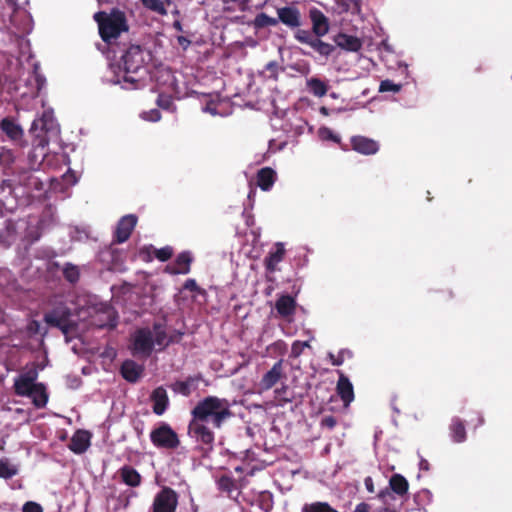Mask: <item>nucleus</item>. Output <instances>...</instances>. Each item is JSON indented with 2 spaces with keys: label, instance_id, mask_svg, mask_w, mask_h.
Instances as JSON below:
<instances>
[{
  "label": "nucleus",
  "instance_id": "f257e3e1",
  "mask_svg": "<svg viewBox=\"0 0 512 512\" xmlns=\"http://www.w3.org/2000/svg\"><path fill=\"white\" fill-rule=\"evenodd\" d=\"M231 405L225 398L207 396L200 400L191 410L192 419L188 425V435L195 440L203 454L210 453L214 448L215 435L207 426L211 422L213 428L220 429L233 416Z\"/></svg>",
  "mask_w": 512,
  "mask_h": 512
},
{
  "label": "nucleus",
  "instance_id": "f03ea898",
  "mask_svg": "<svg viewBox=\"0 0 512 512\" xmlns=\"http://www.w3.org/2000/svg\"><path fill=\"white\" fill-rule=\"evenodd\" d=\"M151 60V53L145 47L131 44L121 56V69L123 71V87L137 89L147 71V64Z\"/></svg>",
  "mask_w": 512,
  "mask_h": 512
},
{
  "label": "nucleus",
  "instance_id": "7ed1b4c3",
  "mask_svg": "<svg viewBox=\"0 0 512 512\" xmlns=\"http://www.w3.org/2000/svg\"><path fill=\"white\" fill-rule=\"evenodd\" d=\"M93 19L98 25L101 39L107 44H111L121 33L129 30L126 14L118 8H113L110 13L98 11Z\"/></svg>",
  "mask_w": 512,
  "mask_h": 512
},
{
  "label": "nucleus",
  "instance_id": "20e7f679",
  "mask_svg": "<svg viewBox=\"0 0 512 512\" xmlns=\"http://www.w3.org/2000/svg\"><path fill=\"white\" fill-rule=\"evenodd\" d=\"M47 325L61 330L67 336L77 329V323L71 320V310L66 306H59L44 314Z\"/></svg>",
  "mask_w": 512,
  "mask_h": 512
},
{
  "label": "nucleus",
  "instance_id": "39448f33",
  "mask_svg": "<svg viewBox=\"0 0 512 512\" xmlns=\"http://www.w3.org/2000/svg\"><path fill=\"white\" fill-rule=\"evenodd\" d=\"M152 444L159 449L174 450L179 447L178 434L167 423H161L150 432Z\"/></svg>",
  "mask_w": 512,
  "mask_h": 512
},
{
  "label": "nucleus",
  "instance_id": "423d86ee",
  "mask_svg": "<svg viewBox=\"0 0 512 512\" xmlns=\"http://www.w3.org/2000/svg\"><path fill=\"white\" fill-rule=\"evenodd\" d=\"M323 36L306 29H297L294 33V38L299 43L309 46L314 52L327 58L335 51V46L322 41Z\"/></svg>",
  "mask_w": 512,
  "mask_h": 512
},
{
  "label": "nucleus",
  "instance_id": "0eeeda50",
  "mask_svg": "<svg viewBox=\"0 0 512 512\" xmlns=\"http://www.w3.org/2000/svg\"><path fill=\"white\" fill-rule=\"evenodd\" d=\"M178 503V493L171 487L164 486L154 496L150 512H176Z\"/></svg>",
  "mask_w": 512,
  "mask_h": 512
},
{
  "label": "nucleus",
  "instance_id": "6e6552de",
  "mask_svg": "<svg viewBox=\"0 0 512 512\" xmlns=\"http://www.w3.org/2000/svg\"><path fill=\"white\" fill-rule=\"evenodd\" d=\"M131 353L133 356L149 357L154 349L153 333L149 328H139L132 336Z\"/></svg>",
  "mask_w": 512,
  "mask_h": 512
},
{
  "label": "nucleus",
  "instance_id": "1a4fd4ad",
  "mask_svg": "<svg viewBox=\"0 0 512 512\" xmlns=\"http://www.w3.org/2000/svg\"><path fill=\"white\" fill-rule=\"evenodd\" d=\"M0 139L23 146L24 130L14 117L7 116L0 121Z\"/></svg>",
  "mask_w": 512,
  "mask_h": 512
},
{
  "label": "nucleus",
  "instance_id": "9d476101",
  "mask_svg": "<svg viewBox=\"0 0 512 512\" xmlns=\"http://www.w3.org/2000/svg\"><path fill=\"white\" fill-rule=\"evenodd\" d=\"M137 221L138 218L134 214L123 216L117 223L113 241L118 244L126 242L136 227Z\"/></svg>",
  "mask_w": 512,
  "mask_h": 512
},
{
  "label": "nucleus",
  "instance_id": "9b49d317",
  "mask_svg": "<svg viewBox=\"0 0 512 512\" xmlns=\"http://www.w3.org/2000/svg\"><path fill=\"white\" fill-rule=\"evenodd\" d=\"M37 372L29 371L21 374L14 381V392L18 396L28 397L36 385Z\"/></svg>",
  "mask_w": 512,
  "mask_h": 512
},
{
  "label": "nucleus",
  "instance_id": "f8f14e48",
  "mask_svg": "<svg viewBox=\"0 0 512 512\" xmlns=\"http://www.w3.org/2000/svg\"><path fill=\"white\" fill-rule=\"evenodd\" d=\"M297 308L295 298L289 294L280 295L275 302V309L278 315L291 322Z\"/></svg>",
  "mask_w": 512,
  "mask_h": 512
},
{
  "label": "nucleus",
  "instance_id": "ddd939ff",
  "mask_svg": "<svg viewBox=\"0 0 512 512\" xmlns=\"http://www.w3.org/2000/svg\"><path fill=\"white\" fill-rule=\"evenodd\" d=\"M193 257L189 251L179 253L175 261L167 265L165 271L171 275L188 274L190 272Z\"/></svg>",
  "mask_w": 512,
  "mask_h": 512
},
{
  "label": "nucleus",
  "instance_id": "4468645a",
  "mask_svg": "<svg viewBox=\"0 0 512 512\" xmlns=\"http://www.w3.org/2000/svg\"><path fill=\"white\" fill-rule=\"evenodd\" d=\"M279 22L287 27L294 29L301 25V13L298 8L293 6H285L277 9Z\"/></svg>",
  "mask_w": 512,
  "mask_h": 512
},
{
  "label": "nucleus",
  "instance_id": "2eb2a0df",
  "mask_svg": "<svg viewBox=\"0 0 512 512\" xmlns=\"http://www.w3.org/2000/svg\"><path fill=\"white\" fill-rule=\"evenodd\" d=\"M201 375L188 376L185 380H177L171 384L170 388L176 394L184 397H189L194 391L198 389Z\"/></svg>",
  "mask_w": 512,
  "mask_h": 512
},
{
  "label": "nucleus",
  "instance_id": "dca6fc26",
  "mask_svg": "<svg viewBox=\"0 0 512 512\" xmlns=\"http://www.w3.org/2000/svg\"><path fill=\"white\" fill-rule=\"evenodd\" d=\"M350 142L353 150L363 155H373L379 150L378 142L365 136H353Z\"/></svg>",
  "mask_w": 512,
  "mask_h": 512
},
{
  "label": "nucleus",
  "instance_id": "f3484780",
  "mask_svg": "<svg viewBox=\"0 0 512 512\" xmlns=\"http://www.w3.org/2000/svg\"><path fill=\"white\" fill-rule=\"evenodd\" d=\"M153 341L154 345H158L161 349H165L172 343H178L182 336V332H177V338H168L165 325L161 322L153 323Z\"/></svg>",
  "mask_w": 512,
  "mask_h": 512
},
{
  "label": "nucleus",
  "instance_id": "a211bd4d",
  "mask_svg": "<svg viewBox=\"0 0 512 512\" xmlns=\"http://www.w3.org/2000/svg\"><path fill=\"white\" fill-rule=\"evenodd\" d=\"M91 433L87 430H77L71 437L68 448L75 454H82L89 448Z\"/></svg>",
  "mask_w": 512,
  "mask_h": 512
},
{
  "label": "nucleus",
  "instance_id": "6ab92c4d",
  "mask_svg": "<svg viewBox=\"0 0 512 512\" xmlns=\"http://www.w3.org/2000/svg\"><path fill=\"white\" fill-rule=\"evenodd\" d=\"M283 361H277L272 368L266 372L262 379L260 380V388L261 390H269L271 389L283 376Z\"/></svg>",
  "mask_w": 512,
  "mask_h": 512
},
{
  "label": "nucleus",
  "instance_id": "aec40b11",
  "mask_svg": "<svg viewBox=\"0 0 512 512\" xmlns=\"http://www.w3.org/2000/svg\"><path fill=\"white\" fill-rule=\"evenodd\" d=\"M339 379L337 381V394L344 402L345 405H349L354 400V389L349 378L340 370H338Z\"/></svg>",
  "mask_w": 512,
  "mask_h": 512
},
{
  "label": "nucleus",
  "instance_id": "412c9836",
  "mask_svg": "<svg viewBox=\"0 0 512 512\" xmlns=\"http://www.w3.org/2000/svg\"><path fill=\"white\" fill-rule=\"evenodd\" d=\"M309 17L312 22V30L310 32L317 35H326L329 31V20L322 11L312 8L309 11Z\"/></svg>",
  "mask_w": 512,
  "mask_h": 512
},
{
  "label": "nucleus",
  "instance_id": "4be33fe9",
  "mask_svg": "<svg viewBox=\"0 0 512 512\" xmlns=\"http://www.w3.org/2000/svg\"><path fill=\"white\" fill-rule=\"evenodd\" d=\"M144 371L142 365L137 364L134 360H125L120 367L121 376L130 383H136Z\"/></svg>",
  "mask_w": 512,
  "mask_h": 512
},
{
  "label": "nucleus",
  "instance_id": "5701e85b",
  "mask_svg": "<svg viewBox=\"0 0 512 512\" xmlns=\"http://www.w3.org/2000/svg\"><path fill=\"white\" fill-rule=\"evenodd\" d=\"M150 399L153 403V412L159 416L164 414L169 405V398L165 388L162 386L155 388L151 393Z\"/></svg>",
  "mask_w": 512,
  "mask_h": 512
},
{
  "label": "nucleus",
  "instance_id": "b1692460",
  "mask_svg": "<svg viewBox=\"0 0 512 512\" xmlns=\"http://www.w3.org/2000/svg\"><path fill=\"white\" fill-rule=\"evenodd\" d=\"M285 247L281 242L275 244V250L268 253L264 259V265L268 272L273 273L278 270V264L283 261L285 256Z\"/></svg>",
  "mask_w": 512,
  "mask_h": 512
},
{
  "label": "nucleus",
  "instance_id": "393cba45",
  "mask_svg": "<svg viewBox=\"0 0 512 512\" xmlns=\"http://www.w3.org/2000/svg\"><path fill=\"white\" fill-rule=\"evenodd\" d=\"M277 179L276 172L271 167H263L256 175L257 185L263 191H269Z\"/></svg>",
  "mask_w": 512,
  "mask_h": 512
},
{
  "label": "nucleus",
  "instance_id": "a878e982",
  "mask_svg": "<svg viewBox=\"0 0 512 512\" xmlns=\"http://www.w3.org/2000/svg\"><path fill=\"white\" fill-rule=\"evenodd\" d=\"M121 481L130 487H138L141 485L142 476L140 473L129 465H124L118 470Z\"/></svg>",
  "mask_w": 512,
  "mask_h": 512
},
{
  "label": "nucleus",
  "instance_id": "bb28decb",
  "mask_svg": "<svg viewBox=\"0 0 512 512\" xmlns=\"http://www.w3.org/2000/svg\"><path fill=\"white\" fill-rule=\"evenodd\" d=\"M334 41L338 47L347 51L357 52L362 48V42L356 36L339 33L335 36Z\"/></svg>",
  "mask_w": 512,
  "mask_h": 512
},
{
  "label": "nucleus",
  "instance_id": "cd10ccee",
  "mask_svg": "<svg viewBox=\"0 0 512 512\" xmlns=\"http://www.w3.org/2000/svg\"><path fill=\"white\" fill-rule=\"evenodd\" d=\"M449 435L454 443H463L467 439V432L464 421L459 417H454L449 425Z\"/></svg>",
  "mask_w": 512,
  "mask_h": 512
},
{
  "label": "nucleus",
  "instance_id": "c85d7f7f",
  "mask_svg": "<svg viewBox=\"0 0 512 512\" xmlns=\"http://www.w3.org/2000/svg\"><path fill=\"white\" fill-rule=\"evenodd\" d=\"M32 399L33 405L38 408H44L48 402V393L43 383H36L33 392L28 396Z\"/></svg>",
  "mask_w": 512,
  "mask_h": 512
},
{
  "label": "nucleus",
  "instance_id": "c756f323",
  "mask_svg": "<svg viewBox=\"0 0 512 512\" xmlns=\"http://www.w3.org/2000/svg\"><path fill=\"white\" fill-rule=\"evenodd\" d=\"M117 313L112 308H105L99 315L97 319V326L100 328H110L113 329L117 326Z\"/></svg>",
  "mask_w": 512,
  "mask_h": 512
},
{
  "label": "nucleus",
  "instance_id": "7c9ffc66",
  "mask_svg": "<svg viewBox=\"0 0 512 512\" xmlns=\"http://www.w3.org/2000/svg\"><path fill=\"white\" fill-rule=\"evenodd\" d=\"M389 488L398 496L403 497L408 492L409 483L403 475L396 473L389 480Z\"/></svg>",
  "mask_w": 512,
  "mask_h": 512
},
{
  "label": "nucleus",
  "instance_id": "2f4dec72",
  "mask_svg": "<svg viewBox=\"0 0 512 512\" xmlns=\"http://www.w3.org/2000/svg\"><path fill=\"white\" fill-rule=\"evenodd\" d=\"M307 88L314 96L320 98L327 94L329 87L325 81L317 77H311L307 80Z\"/></svg>",
  "mask_w": 512,
  "mask_h": 512
},
{
  "label": "nucleus",
  "instance_id": "473e14b6",
  "mask_svg": "<svg viewBox=\"0 0 512 512\" xmlns=\"http://www.w3.org/2000/svg\"><path fill=\"white\" fill-rule=\"evenodd\" d=\"M63 277L71 284H75L80 279V270L78 266L72 263H66L62 269Z\"/></svg>",
  "mask_w": 512,
  "mask_h": 512
},
{
  "label": "nucleus",
  "instance_id": "72a5a7b5",
  "mask_svg": "<svg viewBox=\"0 0 512 512\" xmlns=\"http://www.w3.org/2000/svg\"><path fill=\"white\" fill-rule=\"evenodd\" d=\"M15 162V155L13 150L8 149L6 147H1L0 149V166L3 168L6 173L7 170L12 168V165Z\"/></svg>",
  "mask_w": 512,
  "mask_h": 512
},
{
  "label": "nucleus",
  "instance_id": "f704fd0d",
  "mask_svg": "<svg viewBox=\"0 0 512 512\" xmlns=\"http://www.w3.org/2000/svg\"><path fill=\"white\" fill-rule=\"evenodd\" d=\"M218 487L221 491L227 492L229 497H232L233 491L237 489L235 480L227 475L219 478Z\"/></svg>",
  "mask_w": 512,
  "mask_h": 512
},
{
  "label": "nucleus",
  "instance_id": "c9c22d12",
  "mask_svg": "<svg viewBox=\"0 0 512 512\" xmlns=\"http://www.w3.org/2000/svg\"><path fill=\"white\" fill-rule=\"evenodd\" d=\"M352 357L353 353L349 349H341L337 355L331 352L328 353V358L333 366H340L344 363L346 359H351Z\"/></svg>",
  "mask_w": 512,
  "mask_h": 512
},
{
  "label": "nucleus",
  "instance_id": "e433bc0d",
  "mask_svg": "<svg viewBox=\"0 0 512 512\" xmlns=\"http://www.w3.org/2000/svg\"><path fill=\"white\" fill-rule=\"evenodd\" d=\"M278 23V18L270 17L265 13L258 14L255 19V24L258 27L276 26Z\"/></svg>",
  "mask_w": 512,
  "mask_h": 512
},
{
  "label": "nucleus",
  "instance_id": "4c0bfd02",
  "mask_svg": "<svg viewBox=\"0 0 512 512\" xmlns=\"http://www.w3.org/2000/svg\"><path fill=\"white\" fill-rule=\"evenodd\" d=\"M143 5L150 9L151 11H154L158 13L159 15H166L167 11L164 7V4L161 0H141Z\"/></svg>",
  "mask_w": 512,
  "mask_h": 512
},
{
  "label": "nucleus",
  "instance_id": "58836bf2",
  "mask_svg": "<svg viewBox=\"0 0 512 512\" xmlns=\"http://www.w3.org/2000/svg\"><path fill=\"white\" fill-rule=\"evenodd\" d=\"M155 257L161 261L165 262L169 260L173 256V248L171 246H165L160 249L153 248Z\"/></svg>",
  "mask_w": 512,
  "mask_h": 512
},
{
  "label": "nucleus",
  "instance_id": "ea45409f",
  "mask_svg": "<svg viewBox=\"0 0 512 512\" xmlns=\"http://www.w3.org/2000/svg\"><path fill=\"white\" fill-rule=\"evenodd\" d=\"M402 85L396 84L393 81L386 79L380 82L379 92H394L397 93L401 90Z\"/></svg>",
  "mask_w": 512,
  "mask_h": 512
},
{
  "label": "nucleus",
  "instance_id": "a19ab883",
  "mask_svg": "<svg viewBox=\"0 0 512 512\" xmlns=\"http://www.w3.org/2000/svg\"><path fill=\"white\" fill-rule=\"evenodd\" d=\"M17 470L9 465L7 462H0V478L10 479L16 475Z\"/></svg>",
  "mask_w": 512,
  "mask_h": 512
},
{
  "label": "nucleus",
  "instance_id": "79ce46f5",
  "mask_svg": "<svg viewBox=\"0 0 512 512\" xmlns=\"http://www.w3.org/2000/svg\"><path fill=\"white\" fill-rule=\"evenodd\" d=\"M15 279H13L12 273L7 269L0 270V287H8L10 284H14Z\"/></svg>",
  "mask_w": 512,
  "mask_h": 512
},
{
  "label": "nucleus",
  "instance_id": "37998d69",
  "mask_svg": "<svg viewBox=\"0 0 512 512\" xmlns=\"http://www.w3.org/2000/svg\"><path fill=\"white\" fill-rule=\"evenodd\" d=\"M13 191V186L10 180H3L0 185V199L3 203V200L10 196Z\"/></svg>",
  "mask_w": 512,
  "mask_h": 512
},
{
  "label": "nucleus",
  "instance_id": "c03bdc74",
  "mask_svg": "<svg viewBox=\"0 0 512 512\" xmlns=\"http://www.w3.org/2000/svg\"><path fill=\"white\" fill-rule=\"evenodd\" d=\"M305 347H309V343L307 341H294L291 347V356L295 358L300 356Z\"/></svg>",
  "mask_w": 512,
  "mask_h": 512
},
{
  "label": "nucleus",
  "instance_id": "a18cd8bd",
  "mask_svg": "<svg viewBox=\"0 0 512 512\" xmlns=\"http://www.w3.org/2000/svg\"><path fill=\"white\" fill-rule=\"evenodd\" d=\"M183 289L191 291V292H196V293L201 294V295L205 294V290L200 288L198 286V284L196 283L195 279H192V278L187 279L184 282Z\"/></svg>",
  "mask_w": 512,
  "mask_h": 512
},
{
  "label": "nucleus",
  "instance_id": "49530a36",
  "mask_svg": "<svg viewBox=\"0 0 512 512\" xmlns=\"http://www.w3.org/2000/svg\"><path fill=\"white\" fill-rule=\"evenodd\" d=\"M265 70L269 72V78L273 80L278 79L279 65L276 61H270L265 65Z\"/></svg>",
  "mask_w": 512,
  "mask_h": 512
},
{
  "label": "nucleus",
  "instance_id": "de8ad7c7",
  "mask_svg": "<svg viewBox=\"0 0 512 512\" xmlns=\"http://www.w3.org/2000/svg\"><path fill=\"white\" fill-rule=\"evenodd\" d=\"M22 512H44L42 506L34 501H27L22 507Z\"/></svg>",
  "mask_w": 512,
  "mask_h": 512
},
{
  "label": "nucleus",
  "instance_id": "09e8293b",
  "mask_svg": "<svg viewBox=\"0 0 512 512\" xmlns=\"http://www.w3.org/2000/svg\"><path fill=\"white\" fill-rule=\"evenodd\" d=\"M320 425L332 430L337 425V420L334 416L328 415L322 418Z\"/></svg>",
  "mask_w": 512,
  "mask_h": 512
},
{
  "label": "nucleus",
  "instance_id": "8fccbe9b",
  "mask_svg": "<svg viewBox=\"0 0 512 512\" xmlns=\"http://www.w3.org/2000/svg\"><path fill=\"white\" fill-rule=\"evenodd\" d=\"M6 237L12 238L16 232L15 223L12 220L5 221Z\"/></svg>",
  "mask_w": 512,
  "mask_h": 512
},
{
  "label": "nucleus",
  "instance_id": "3c124183",
  "mask_svg": "<svg viewBox=\"0 0 512 512\" xmlns=\"http://www.w3.org/2000/svg\"><path fill=\"white\" fill-rule=\"evenodd\" d=\"M176 39L178 45L181 46L184 50H186L191 45V40H189L186 36L179 35Z\"/></svg>",
  "mask_w": 512,
  "mask_h": 512
},
{
  "label": "nucleus",
  "instance_id": "603ef678",
  "mask_svg": "<svg viewBox=\"0 0 512 512\" xmlns=\"http://www.w3.org/2000/svg\"><path fill=\"white\" fill-rule=\"evenodd\" d=\"M354 512H373L370 504L361 502L356 505Z\"/></svg>",
  "mask_w": 512,
  "mask_h": 512
},
{
  "label": "nucleus",
  "instance_id": "864d4df0",
  "mask_svg": "<svg viewBox=\"0 0 512 512\" xmlns=\"http://www.w3.org/2000/svg\"><path fill=\"white\" fill-rule=\"evenodd\" d=\"M171 103L172 102L168 97H162V96L158 97L157 104L159 107H161L163 109H168L169 106L171 105Z\"/></svg>",
  "mask_w": 512,
  "mask_h": 512
},
{
  "label": "nucleus",
  "instance_id": "5fc2aeb1",
  "mask_svg": "<svg viewBox=\"0 0 512 512\" xmlns=\"http://www.w3.org/2000/svg\"><path fill=\"white\" fill-rule=\"evenodd\" d=\"M364 485H365V487H366L368 492H370V493H374L375 492V487H374V483H373L372 477L367 476L364 479Z\"/></svg>",
  "mask_w": 512,
  "mask_h": 512
},
{
  "label": "nucleus",
  "instance_id": "6e6d98bb",
  "mask_svg": "<svg viewBox=\"0 0 512 512\" xmlns=\"http://www.w3.org/2000/svg\"><path fill=\"white\" fill-rule=\"evenodd\" d=\"M149 118H147L150 121H158L161 118V113L157 109H153L149 112Z\"/></svg>",
  "mask_w": 512,
  "mask_h": 512
},
{
  "label": "nucleus",
  "instance_id": "4d7b16f0",
  "mask_svg": "<svg viewBox=\"0 0 512 512\" xmlns=\"http://www.w3.org/2000/svg\"><path fill=\"white\" fill-rule=\"evenodd\" d=\"M419 468L423 471H428L430 469V464L426 459H421L419 462Z\"/></svg>",
  "mask_w": 512,
  "mask_h": 512
},
{
  "label": "nucleus",
  "instance_id": "13d9d810",
  "mask_svg": "<svg viewBox=\"0 0 512 512\" xmlns=\"http://www.w3.org/2000/svg\"><path fill=\"white\" fill-rule=\"evenodd\" d=\"M337 3L342 6V10L347 12L350 10V4L347 0H337Z\"/></svg>",
  "mask_w": 512,
  "mask_h": 512
},
{
  "label": "nucleus",
  "instance_id": "bf43d9fd",
  "mask_svg": "<svg viewBox=\"0 0 512 512\" xmlns=\"http://www.w3.org/2000/svg\"><path fill=\"white\" fill-rule=\"evenodd\" d=\"M387 496H390V491L388 489H385V490H381L377 497L381 500H385Z\"/></svg>",
  "mask_w": 512,
  "mask_h": 512
},
{
  "label": "nucleus",
  "instance_id": "052dcab7",
  "mask_svg": "<svg viewBox=\"0 0 512 512\" xmlns=\"http://www.w3.org/2000/svg\"><path fill=\"white\" fill-rule=\"evenodd\" d=\"M273 347H274L275 349L282 350V349H285V348H286V344H285V342H284V341L279 340V341H277V342H275V343L273 344Z\"/></svg>",
  "mask_w": 512,
  "mask_h": 512
},
{
  "label": "nucleus",
  "instance_id": "680f3d73",
  "mask_svg": "<svg viewBox=\"0 0 512 512\" xmlns=\"http://www.w3.org/2000/svg\"><path fill=\"white\" fill-rule=\"evenodd\" d=\"M36 82H37L38 90H40L45 82V79L41 75L37 74Z\"/></svg>",
  "mask_w": 512,
  "mask_h": 512
},
{
  "label": "nucleus",
  "instance_id": "e2e57ef3",
  "mask_svg": "<svg viewBox=\"0 0 512 512\" xmlns=\"http://www.w3.org/2000/svg\"><path fill=\"white\" fill-rule=\"evenodd\" d=\"M173 28H174L176 31H178V32H184V31H183L182 24H181V22H180L179 20H175V21L173 22Z\"/></svg>",
  "mask_w": 512,
  "mask_h": 512
},
{
  "label": "nucleus",
  "instance_id": "0e129e2a",
  "mask_svg": "<svg viewBox=\"0 0 512 512\" xmlns=\"http://www.w3.org/2000/svg\"><path fill=\"white\" fill-rule=\"evenodd\" d=\"M6 3L15 11L18 8V0H6Z\"/></svg>",
  "mask_w": 512,
  "mask_h": 512
},
{
  "label": "nucleus",
  "instance_id": "69168bd1",
  "mask_svg": "<svg viewBox=\"0 0 512 512\" xmlns=\"http://www.w3.org/2000/svg\"><path fill=\"white\" fill-rule=\"evenodd\" d=\"M284 392H285V388H283V389H277V390L275 391V393L277 394V397H278L279 399H280V398H282V397H281V395H284Z\"/></svg>",
  "mask_w": 512,
  "mask_h": 512
},
{
  "label": "nucleus",
  "instance_id": "338daca9",
  "mask_svg": "<svg viewBox=\"0 0 512 512\" xmlns=\"http://www.w3.org/2000/svg\"><path fill=\"white\" fill-rule=\"evenodd\" d=\"M38 122L42 123V122H43V120H35V121H33L32 126H31V130H33V129H36V128H37V126H38Z\"/></svg>",
  "mask_w": 512,
  "mask_h": 512
},
{
  "label": "nucleus",
  "instance_id": "774afa93",
  "mask_svg": "<svg viewBox=\"0 0 512 512\" xmlns=\"http://www.w3.org/2000/svg\"><path fill=\"white\" fill-rule=\"evenodd\" d=\"M483 423H484V418L481 415H479L477 425H482Z\"/></svg>",
  "mask_w": 512,
  "mask_h": 512
}]
</instances>
